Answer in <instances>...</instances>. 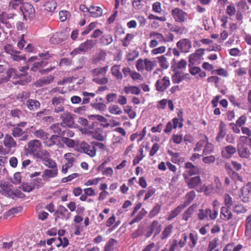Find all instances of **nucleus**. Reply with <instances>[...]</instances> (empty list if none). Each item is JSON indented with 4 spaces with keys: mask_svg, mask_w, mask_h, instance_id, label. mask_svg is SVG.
<instances>
[{
    "mask_svg": "<svg viewBox=\"0 0 251 251\" xmlns=\"http://www.w3.org/2000/svg\"><path fill=\"white\" fill-rule=\"evenodd\" d=\"M50 57V54L48 52L41 53L39 54V56H31L27 61L28 65L32 64L33 66L31 68V70L33 72L40 70V68L45 66L47 64L46 60Z\"/></svg>",
    "mask_w": 251,
    "mask_h": 251,
    "instance_id": "f257e3e1",
    "label": "nucleus"
},
{
    "mask_svg": "<svg viewBox=\"0 0 251 251\" xmlns=\"http://www.w3.org/2000/svg\"><path fill=\"white\" fill-rule=\"evenodd\" d=\"M108 69V66H106L103 68H97L93 70V73L96 77L93 78V81L100 84H105L108 82V78L103 77Z\"/></svg>",
    "mask_w": 251,
    "mask_h": 251,
    "instance_id": "f03ea898",
    "label": "nucleus"
},
{
    "mask_svg": "<svg viewBox=\"0 0 251 251\" xmlns=\"http://www.w3.org/2000/svg\"><path fill=\"white\" fill-rule=\"evenodd\" d=\"M197 216L201 221L214 220L217 217V212L216 210H211L210 208L200 209L198 210Z\"/></svg>",
    "mask_w": 251,
    "mask_h": 251,
    "instance_id": "7ed1b4c3",
    "label": "nucleus"
},
{
    "mask_svg": "<svg viewBox=\"0 0 251 251\" xmlns=\"http://www.w3.org/2000/svg\"><path fill=\"white\" fill-rule=\"evenodd\" d=\"M24 18L25 20H31L35 17V9L33 6L29 3H25L20 7Z\"/></svg>",
    "mask_w": 251,
    "mask_h": 251,
    "instance_id": "20e7f679",
    "label": "nucleus"
},
{
    "mask_svg": "<svg viewBox=\"0 0 251 251\" xmlns=\"http://www.w3.org/2000/svg\"><path fill=\"white\" fill-rule=\"evenodd\" d=\"M171 14L175 22L179 23L185 22L187 19V13L179 8H175L171 11Z\"/></svg>",
    "mask_w": 251,
    "mask_h": 251,
    "instance_id": "39448f33",
    "label": "nucleus"
},
{
    "mask_svg": "<svg viewBox=\"0 0 251 251\" xmlns=\"http://www.w3.org/2000/svg\"><path fill=\"white\" fill-rule=\"evenodd\" d=\"M184 235L187 237L185 246H187V248L191 250L195 248L198 242L199 238L197 233L193 232L188 233L185 232L182 234V236Z\"/></svg>",
    "mask_w": 251,
    "mask_h": 251,
    "instance_id": "423d86ee",
    "label": "nucleus"
},
{
    "mask_svg": "<svg viewBox=\"0 0 251 251\" xmlns=\"http://www.w3.org/2000/svg\"><path fill=\"white\" fill-rule=\"evenodd\" d=\"M65 100L61 97H54L51 100L54 106V112L56 113L65 111Z\"/></svg>",
    "mask_w": 251,
    "mask_h": 251,
    "instance_id": "0eeeda50",
    "label": "nucleus"
},
{
    "mask_svg": "<svg viewBox=\"0 0 251 251\" xmlns=\"http://www.w3.org/2000/svg\"><path fill=\"white\" fill-rule=\"evenodd\" d=\"M178 49L183 53H188L192 48L191 42L189 39L184 38L176 43Z\"/></svg>",
    "mask_w": 251,
    "mask_h": 251,
    "instance_id": "6e6552de",
    "label": "nucleus"
},
{
    "mask_svg": "<svg viewBox=\"0 0 251 251\" xmlns=\"http://www.w3.org/2000/svg\"><path fill=\"white\" fill-rule=\"evenodd\" d=\"M81 151L93 157L96 154V149L93 144H88L85 142H82L80 144Z\"/></svg>",
    "mask_w": 251,
    "mask_h": 251,
    "instance_id": "1a4fd4ad",
    "label": "nucleus"
},
{
    "mask_svg": "<svg viewBox=\"0 0 251 251\" xmlns=\"http://www.w3.org/2000/svg\"><path fill=\"white\" fill-rule=\"evenodd\" d=\"M183 176L185 182L190 189L195 188L200 186L201 184V180L199 176L189 178L188 176H186V174H183Z\"/></svg>",
    "mask_w": 251,
    "mask_h": 251,
    "instance_id": "9d476101",
    "label": "nucleus"
},
{
    "mask_svg": "<svg viewBox=\"0 0 251 251\" xmlns=\"http://www.w3.org/2000/svg\"><path fill=\"white\" fill-rule=\"evenodd\" d=\"M204 50L203 49H200L197 50L194 53L191 54L189 56V64L195 65L199 63L201 56L204 54Z\"/></svg>",
    "mask_w": 251,
    "mask_h": 251,
    "instance_id": "9b49d317",
    "label": "nucleus"
},
{
    "mask_svg": "<svg viewBox=\"0 0 251 251\" xmlns=\"http://www.w3.org/2000/svg\"><path fill=\"white\" fill-rule=\"evenodd\" d=\"M55 214L56 215V220L57 218H60L63 220L67 221L68 220L71 216V212L63 205H59L58 206Z\"/></svg>",
    "mask_w": 251,
    "mask_h": 251,
    "instance_id": "f8f14e48",
    "label": "nucleus"
},
{
    "mask_svg": "<svg viewBox=\"0 0 251 251\" xmlns=\"http://www.w3.org/2000/svg\"><path fill=\"white\" fill-rule=\"evenodd\" d=\"M27 146V150L29 152L37 154L41 150L42 144L39 140L34 139L30 141Z\"/></svg>",
    "mask_w": 251,
    "mask_h": 251,
    "instance_id": "ddd939ff",
    "label": "nucleus"
},
{
    "mask_svg": "<svg viewBox=\"0 0 251 251\" xmlns=\"http://www.w3.org/2000/svg\"><path fill=\"white\" fill-rule=\"evenodd\" d=\"M2 194L4 196L15 199V198H22L25 195L19 190H12L9 187H6L2 190Z\"/></svg>",
    "mask_w": 251,
    "mask_h": 251,
    "instance_id": "4468645a",
    "label": "nucleus"
},
{
    "mask_svg": "<svg viewBox=\"0 0 251 251\" xmlns=\"http://www.w3.org/2000/svg\"><path fill=\"white\" fill-rule=\"evenodd\" d=\"M170 84L169 77L164 76L162 79L158 80L155 83V87L158 91L163 92Z\"/></svg>",
    "mask_w": 251,
    "mask_h": 251,
    "instance_id": "2eb2a0df",
    "label": "nucleus"
},
{
    "mask_svg": "<svg viewBox=\"0 0 251 251\" xmlns=\"http://www.w3.org/2000/svg\"><path fill=\"white\" fill-rule=\"evenodd\" d=\"M17 74L16 70L13 68H10L7 71L5 75H3L0 78V84L8 81L10 78H17Z\"/></svg>",
    "mask_w": 251,
    "mask_h": 251,
    "instance_id": "dca6fc26",
    "label": "nucleus"
},
{
    "mask_svg": "<svg viewBox=\"0 0 251 251\" xmlns=\"http://www.w3.org/2000/svg\"><path fill=\"white\" fill-rule=\"evenodd\" d=\"M237 150L239 156L242 158H248L250 157L251 153L249 149L245 146L239 143L237 144Z\"/></svg>",
    "mask_w": 251,
    "mask_h": 251,
    "instance_id": "f3484780",
    "label": "nucleus"
},
{
    "mask_svg": "<svg viewBox=\"0 0 251 251\" xmlns=\"http://www.w3.org/2000/svg\"><path fill=\"white\" fill-rule=\"evenodd\" d=\"M62 122L61 125L63 126H71L73 124V120L70 113L68 111L63 112L60 117Z\"/></svg>",
    "mask_w": 251,
    "mask_h": 251,
    "instance_id": "a211bd4d",
    "label": "nucleus"
},
{
    "mask_svg": "<svg viewBox=\"0 0 251 251\" xmlns=\"http://www.w3.org/2000/svg\"><path fill=\"white\" fill-rule=\"evenodd\" d=\"M16 79L17 80L14 82V83L24 85L31 81V77L27 73L23 72V73L17 74Z\"/></svg>",
    "mask_w": 251,
    "mask_h": 251,
    "instance_id": "6ab92c4d",
    "label": "nucleus"
},
{
    "mask_svg": "<svg viewBox=\"0 0 251 251\" xmlns=\"http://www.w3.org/2000/svg\"><path fill=\"white\" fill-rule=\"evenodd\" d=\"M242 194L240 197L241 201L244 202H247L249 201L250 193L251 192V187L250 184H248L242 187Z\"/></svg>",
    "mask_w": 251,
    "mask_h": 251,
    "instance_id": "aec40b11",
    "label": "nucleus"
},
{
    "mask_svg": "<svg viewBox=\"0 0 251 251\" xmlns=\"http://www.w3.org/2000/svg\"><path fill=\"white\" fill-rule=\"evenodd\" d=\"M54 77L52 75H49L43 77L34 82V85L37 87H42L47 85L53 81Z\"/></svg>",
    "mask_w": 251,
    "mask_h": 251,
    "instance_id": "412c9836",
    "label": "nucleus"
},
{
    "mask_svg": "<svg viewBox=\"0 0 251 251\" xmlns=\"http://www.w3.org/2000/svg\"><path fill=\"white\" fill-rule=\"evenodd\" d=\"M45 144L48 147H51L54 145H57L58 147L63 146V144L60 142V137L56 135L51 136L45 142Z\"/></svg>",
    "mask_w": 251,
    "mask_h": 251,
    "instance_id": "4be33fe9",
    "label": "nucleus"
},
{
    "mask_svg": "<svg viewBox=\"0 0 251 251\" xmlns=\"http://www.w3.org/2000/svg\"><path fill=\"white\" fill-rule=\"evenodd\" d=\"M186 171L183 173L186 174V176H193L198 174L199 173V168L197 166L194 165L191 162H187L185 164Z\"/></svg>",
    "mask_w": 251,
    "mask_h": 251,
    "instance_id": "5701e85b",
    "label": "nucleus"
},
{
    "mask_svg": "<svg viewBox=\"0 0 251 251\" xmlns=\"http://www.w3.org/2000/svg\"><path fill=\"white\" fill-rule=\"evenodd\" d=\"M186 236L184 235L182 236V234L180 235V238L178 240H174L173 241L172 244L171 245L170 249L176 250L178 247L182 248L185 246V243L186 242Z\"/></svg>",
    "mask_w": 251,
    "mask_h": 251,
    "instance_id": "b1692460",
    "label": "nucleus"
},
{
    "mask_svg": "<svg viewBox=\"0 0 251 251\" xmlns=\"http://www.w3.org/2000/svg\"><path fill=\"white\" fill-rule=\"evenodd\" d=\"M66 39V36L63 33H56L50 38V42L52 44H59Z\"/></svg>",
    "mask_w": 251,
    "mask_h": 251,
    "instance_id": "393cba45",
    "label": "nucleus"
},
{
    "mask_svg": "<svg viewBox=\"0 0 251 251\" xmlns=\"http://www.w3.org/2000/svg\"><path fill=\"white\" fill-rule=\"evenodd\" d=\"M236 152V149L231 146L228 145L224 148L222 151V156L226 158H230Z\"/></svg>",
    "mask_w": 251,
    "mask_h": 251,
    "instance_id": "a878e982",
    "label": "nucleus"
},
{
    "mask_svg": "<svg viewBox=\"0 0 251 251\" xmlns=\"http://www.w3.org/2000/svg\"><path fill=\"white\" fill-rule=\"evenodd\" d=\"M3 144L5 147L9 149L15 148L17 146L16 142L9 134H6L3 140Z\"/></svg>",
    "mask_w": 251,
    "mask_h": 251,
    "instance_id": "bb28decb",
    "label": "nucleus"
},
{
    "mask_svg": "<svg viewBox=\"0 0 251 251\" xmlns=\"http://www.w3.org/2000/svg\"><path fill=\"white\" fill-rule=\"evenodd\" d=\"M25 105L29 110L34 111L40 107V103L36 100L29 99L27 100Z\"/></svg>",
    "mask_w": 251,
    "mask_h": 251,
    "instance_id": "cd10ccee",
    "label": "nucleus"
},
{
    "mask_svg": "<svg viewBox=\"0 0 251 251\" xmlns=\"http://www.w3.org/2000/svg\"><path fill=\"white\" fill-rule=\"evenodd\" d=\"M58 175V168L46 169L43 173L42 176L43 178L55 177Z\"/></svg>",
    "mask_w": 251,
    "mask_h": 251,
    "instance_id": "c85d7f7f",
    "label": "nucleus"
},
{
    "mask_svg": "<svg viewBox=\"0 0 251 251\" xmlns=\"http://www.w3.org/2000/svg\"><path fill=\"white\" fill-rule=\"evenodd\" d=\"M226 125L223 122H221L219 126V132L216 137V140L218 142L222 141L226 134Z\"/></svg>",
    "mask_w": 251,
    "mask_h": 251,
    "instance_id": "c756f323",
    "label": "nucleus"
},
{
    "mask_svg": "<svg viewBox=\"0 0 251 251\" xmlns=\"http://www.w3.org/2000/svg\"><path fill=\"white\" fill-rule=\"evenodd\" d=\"M88 12L90 15L94 18H98L102 15V12L100 7L91 6L89 8Z\"/></svg>",
    "mask_w": 251,
    "mask_h": 251,
    "instance_id": "7c9ffc66",
    "label": "nucleus"
},
{
    "mask_svg": "<svg viewBox=\"0 0 251 251\" xmlns=\"http://www.w3.org/2000/svg\"><path fill=\"white\" fill-rule=\"evenodd\" d=\"M229 208L226 206H223L221 210V218L225 221H228L232 218V213L228 209Z\"/></svg>",
    "mask_w": 251,
    "mask_h": 251,
    "instance_id": "2f4dec72",
    "label": "nucleus"
},
{
    "mask_svg": "<svg viewBox=\"0 0 251 251\" xmlns=\"http://www.w3.org/2000/svg\"><path fill=\"white\" fill-rule=\"evenodd\" d=\"M196 197V193L195 191H191L188 193L184 197V201L182 204L181 205L185 208L188 205H189L195 199Z\"/></svg>",
    "mask_w": 251,
    "mask_h": 251,
    "instance_id": "473e14b6",
    "label": "nucleus"
},
{
    "mask_svg": "<svg viewBox=\"0 0 251 251\" xmlns=\"http://www.w3.org/2000/svg\"><path fill=\"white\" fill-rule=\"evenodd\" d=\"M45 153V154H47V156L43 158V161L44 162V165L50 169L58 168L57 163L51 158L48 157L49 153L47 151H46Z\"/></svg>",
    "mask_w": 251,
    "mask_h": 251,
    "instance_id": "72a5a7b5",
    "label": "nucleus"
},
{
    "mask_svg": "<svg viewBox=\"0 0 251 251\" xmlns=\"http://www.w3.org/2000/svg\"><path fill=\"white\" fill-rule=\"evenodd\" d=\"M149 228L154 232V237L157 235L161 230V225L156 220L153 221L151 223Z\"/></svg>",
    "mask_w": 251,
    "mask_h": 251,
    "instance_id": "f704fd0d",
    "label": "nucleus"
},
{
    "mask_svg": "<svg viewBox=\"0 0 251 251\" xmlns=\"http://www.w3.org/2000/svg\"><path fill=\"white\" fill-rule=\"evenodd\" d=\"M124 91L126 94H131L135 95H138L141 92V90L138 87L131 85L125 87Z\"/></svg>",
    "mask_w": 251,
    "mask_h": 251,
    "instance_id": "c9c22d12",
    "label": "nucleus"
},
{
    "mask_svg": "<svg viewBox=\"0 0 251 251\" xmlns=\"http://www.w3.org/2000/svg\"><path fill=\"white\" fill-rule=\"evenodd\" d=\"M184 209V207L182 206L181 204L179 205L177 207H176L175 209L172 210L170 213L168 214L167 218L166 219L168 221H170L173 218L176 217Z\"/></svg>",
    "mask_w": 251,
    "mask_h": 251,
    "instance_id": "e433bc0d",
    "label": "nucleus"
},
{
    "mask_svg": "<svg viewBox=\"0 0 251 251\" xmlns=\"http://www.w3.org/2000/svg\"><path fill=\"white\" fill-rule=\"evenodd\" d=\"M96 42L93 40H87L85 42L81 43L80 48L83 51H86L92 49L96 44Z\"/></svg>",
    "mask_w": 251,
    "mask_h": 251,
    "instance_id": "4c0bfd02",
    "label": "nucleus"
},
{
    "mask_svg": "<svg viewBox=\"0 0 251 251\" xmlns=\"http://www.w3.org/2000/svg\"><path fill=\"white\" fill-rule=\"evenodd\" d=\"M207 137L204 136L196 144L195 147L194 148V151H203L206 142H207Z\"/></svg>",
    "mask_w": 251,
    "mask_h": 251,
    "instance_id": "58836bf2",
    "label": "nucleus"
},
{
    "mask_svg": "<svg viewBox=\"0 0 251 251\" xmlns=\"http://www.w3.org/2000/svg\"><path fill=\"white\" fill-rule=\"evenodd\" d=\"M150 37L156 40L158 43H165V38L162 33L152 32L150 34Z\"/></svg>",
    "mask_w": 251,
    "mask_h": 251,
    "instance_id": "ea45409f",
    "label": "nucleus"
},
{
    "mask_svg": "<svg viewBox=\"0 0 251 251\" xmlns=\"http://www.w3.org/2000/svg\"><path fill=\"white\" fill-rule=\"evenodd\" d=\"M57 4L54 0H48L44 4L45 9L49 12H53Z\"/></svg>",
    "mask_w": 251,
    "mask_h": 251,
    "instance_id": "a19ab883",
    "label": "nucleus"
},
{
    "mask_svg": "<svg viewBox=\"0 0 251 251\" xmlns=\"http://www.w3.org/2000/svg\"><path fill=\"white\" fill-rule=\"evenodd\" d=\"M245 235L248 238H251V216H249L246 220Z\"/></svg>",
    "mask_w": 251,
    "mask_h": 251,
    "instance_id": "79ce46f5",
    "label": "nucleus"
},
{
    "mask_svg": "<svg viewBox=\"0 0 251 251\" xmlns=\"http://www.w3.org/2000/svg\"><path fill=\"white\" fill-rule=\"evenodd\" d=\"M173 228V226L172 225H169L167 226L164 228L160 235L161 239L163 240L168 238L172 232Z\"/></svg>",
    "mask_w": 251,
    "mask_h": 251,
    "instance_id": "37998d69",
    "label": "nucleus"
},
{
    "mask_svg": "<svg viewBox=\"0 0 251 251\" xmlns=\"http://www.w3.org/2000/svg\"><path fill=\"white\" fill-rule=\"evenodd\" d=\"M64 158L67 160L65 165H66V166H68V168H71L75 161V158L73 157V154L71 153H66L64 155Z\"/></svg>",
    "mask_w": 251,
    "mask_h": 251,
    "instance_id": "c03bdc74",
    "label": "nucleus"
},
{
    "mask_svg": "<svg viewBox=\"0 0 251 251\" xmlns=\"http://www.w3.org/2000/svg\"><path fill=\"white\" fill-rule=\"evenodd\" d=\"M214 146L213 145L208 142V140H207L204 148L202 151V155H206L207 154H210L213 152Z\"/></svg>",
    "mask_w": 251,
    "mask_h": 251,
    "instance_id": "a18cd8bd",
    "label": "nucleus"
},
{
    "mask_svg": "<svg viewBox=\"0 0 251 251\" xmlns=\"http://www.w3.org/2000/svg\"><path fill=\"white\" fill-rule=\"evenodd\" d=\"M147 213V212L144 208H142L138 215L130 222V225H133L135 223L140 221L143 218Z\"/></svg>",
    "mask_w": 251,
    "mask_h": 251,
    "instance_id": "49530a36",
    "label": "nucleus"
},
{
    "mask_svg": "<svg viewBox=\"0 0 251 251\" xmlns=\"http://www.w3.org/2000/svg\"><path fill=\"white\" fill-rule=\"evenodd\" d=\"M23 4V0H10L9 6L11 8L17 9L20 8Z\"/></svg>",
    "mask_w": 251,
    "mask_h": 251,
    "instance_id": "de8ad7c7",
    "label": "nucleus"
},
{
    "mask_svg": "<svg viewBox=\"0 0 251 251\" xmlns=\"http://www.w3.org/2000/svg\"><path fill=\"white\" fill-rule=\"evenodd\" d=\"M34 132V136L37 138L46 139L48 137V133H46L43 129L39 128L37 130H35Z\"/></svg>",
    "mask_w": 251,
    "mask_h": 251,
    "instance_id": "09e8293b",
    "label": "nucleus"
},
{
    "mask_svg": "<svg viewBox=\"0 0 251 251\" xmlns=\"http://www.w3.org/2000/svg\"><path fill=\"white\" fill-rule=\"evenodd\" d=\"M139 56V52L136 50H130L126 54V59L128 61L134 60Z\"/></svg>",
    "mask_w": 251,
    "mask_h": 251,
    "instance_id": "8fccbe9b",
    "label": "nucleus"
},
{
    "mask_svg": "<svg viewBox=\"0 0 251 251\" xmlns=\"http://www.w3.org/2000/svg\"><path fill=\"white\" fill-rule=\"evenodd\" d=\"M161 210V205L157 203L155 204V206L153 207L151 210L149 214V217L152 218L156 216Z\"/></svg>",
    "mask_w": 251,
    "mask_h": 251,
    "instance_id": "3c124183",
    "label": "nucleus"
},
{
    "mask_svg": "<svg viewBox=\"0 0 251 251\" xmlns=\"http://www.w3.org/2000/svg\"><path fill=\"white\" fill-rule=\"evenodd\" d=\"M92 117L100 122V126H102L103 127H107L109 126V123L107 119L104 117L100 115H93Z\"/></svg>",
    "mask_w": 251,
    "mask_h": 251,
    "instance_id": "603ef678",
    "label": "nucleus"
},
{
    "mask_svg": "<svg viewBox=\"0 0 251 251\" xmlns=\"http://www.w3.org/2000/svg\"><path fill=\"white\" fill-rule=\"evenodd\" d=\"M156 66V62L145 59V70L151 71Z\"/></svg>",
    "mask_w": 251,
    "mask_h": 251,
    "instance_id": "864d4df0",
    "label": "nucleus"
},
{
    "mask_svg": "<svg viewBox=\"0 0 251 251\" xmlns=\"http://www.w3.org/2000/svg\"><path fill=\"white\" fill-rule=\"evenodd\" d=\"M167 26L171 31L176 32L177 34L182 33V29L178 25L168 23H167Z\"/></svg>",
    "mask_w": 251,
    "mask_h": 251,
    "instance_id": "5fc2aeb1",
    "label": "nucleus"
},
{
    "mask_svg": "<svg viewBox=\"0 0 251 251\" xmlns=\"http://www.w3.org/2000/svg\"><path fill=\"white\" fill-rule=\"evenodd\" d=\"M157 58L158 60L159 65L161 68L164 69H166L168 68L169 63L167 61L166 58L164 55L159 56Z\"/></svg>",
    "mask_w": 251,
    "mask_h": 251,
    "instance_id": "6e6d98bb",
    "label": "nucleus"
},
{
    "mask_svg": "<svg viewBox=\"0 0 251 251\" xmlns=\"http://www.w3.org/2000/svg\"><path fill=\"white\" fill-rule=\"evenodd\" d=\"M11 133L14 137H20L24 134V131L19 127L16 126L11 129Z\"/></svg>",
    "mask_w": 251,
    "mask_h": 251,
    "instance_id": "4d7b16f0",
    "label": "nucleus"
},
{
    "mask_svg": "<svg viewBox=\"0 0 251 251\" xmlns=\"http://www.w3.org/2000/svg\"><path fill=\"white\" fill-rule=\"evenodd\" d=\"M106 162H103L98 168L99 171L103 175H107L110 173V167H106Z\"/></svg>",
    "mask_w": 251,
    "mask_h": 251,
    "instance_id": "13d9d810",
    "label": "nucleus"
},
{
    "mask_svg": "<svg viewBox=\"0 0 251 251\" xmlns=\"http://www.w3.org/2000/svg\"><path fill=\"white\" fill-rule=\"evenodd\" d=\"M112 75L117 79L121 80L123 78L122 73L119 71L118 66H114L111 69Z\"/></svg>",
    "mask_w": 251,
    "mask_h": 251,
    "instance_id": "bf43d9fd",
    "label": "nucleus"
},
{
    "mask_svg": "<svg viewBox=\"0 0 251 251\" xmlns=\"http://www.w3.org/2000/svg\"><path fill=\"white\" fill-rule=\"evenodd\" d=\"M226 12L230 17L234 16L236 13V8L234 3H231L229 5L227 6Z\"/></svg>",
    "mask_w": 251,
    "mask_h": 251,
    "instance_id": "052dcab7",
    "label": "nucleus"
},
{
    "mask_svg": "<svg viewBox=\"0 0 251 251\" xmlns=\"http://www.w3.org/2000/svg\"><path fill=\"white\" fill-rule=\"evenodd\" d=\"M194 212L193 206L189 207L183 214L182 219L185 221H187L191 217Z\"/></svg>",
    "mask_w": 251,
    "mask_h": 251,
    "instance_id": "680f3d73",
    "label": "nucleus"
},
{
    "mask_svg": "<svg viewBox=\"0 0 251 251\" xmlns=\"http://www.w3.org/2000/svg\"><path fill=\"white\" fill-rule=\"evenodd\" d=\"M224 203L226 207L230 208L233 205L232 199L228 194H226L224 196Z\"/></svg>",
    "mask_w": 251,
    "mask_h": 251,
    "instance_id": "e2e57ef3",
    "label": "nucleus"
},
{
    "mask_svg": "<svg viewBox=\"0 0 251 251\" xmlns=\"http://www.w3.org/2000/svg\"><path fill=\"white\" fill-rule=\"evenodd\" d=\"M194 65H190L189 64V72L193 75H196L200 73L201 69L199 67H193Z\"/></svg>",
    "mask_w": 251,
    "mask_h": 251,
    "instance_id": "0e129e2a",
    "label": "nucleus"
},
{
    "mask_svg": "<svg viewBox=\"0 0 251 251\" xmlns=\"http://www.w3.org/2000/svg\"><path fill=\"white\" fill-rule=\"evenodd\" d=\"M50 114V110L45 109L42 111H40L36 114L35 118L41 121L43 117L45 115H48Z\"/></svg>",
    "mask_w": 251,
    "mask_h": 251,
    "instance_id": "69168bd1",
    "label": "nucleus"
},
{
    "mask_svg": "<svg viewBox=\"0 0 251 251\" xmlns=\"http://www.w3.org/2000/svg\"><path fill=\"white\" fill-rule=\"evenodd\" d=\"M61 126H62L61 124H54L50 127V130H52L54 133L60 134L61 133Z\"/></svg>",
    "mask_w": 251,
    "mask_h": 251,
    "instance_id": "338daca9",
    "label": "nucleus"
},
{
    "mask_svg": "<svg viewBox=\"0 0 251 251\" xmlns=\"http://www.w3.org/2000/svg\"><path fill=\"white\" fill-rule=\"evenodd\" d=\"M20 188L25 192H30L34 189V187L32 184H29L28 183H23Z\"/></svg>",
    "mask_w": 251,
    "mask_h": 251,
    "instance_id": "774afa93",
    "label": "nucleus"
}]
</instances>
